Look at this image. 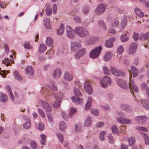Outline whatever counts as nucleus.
<instances>
[{
  "instance_id": "36",
  "label": "nucleus",
  "mask_w": 149,
  "mask_h": 149,
  "mask_svg": "<svg viewBox=\"0 0 149 149\" xmlns=\"http://www.w3.org/2000/svg\"><path fill=\"white\" fill-rule=\"evenodd\" d=\"M129 144L130 146L134 145L135 141V139L134 137L131 136L128 139Z\"/></svg>"
},
{
  "instance_id": "63",
  "label": "nucleus",
  "mask_w": 149,
  "mask_h": 149,
  "mask_svg": "<svg viewBox=\"0 0 149 149\" xmlns=\"http://www.w3.org/2000/svg\"><path fill=\"white\" fill-rule=\"evenodd\" d=\"M38 111L40 115L42 117L44 118L45 117V114L42 110L40 109H39Z\"/></svg>"
},
{
  "instance_id": "27",
  "label": "nucleus",
  "mask_w": 149,
  "mask_h": 149,
  "mask_svg": "<svg viewBox=\"0 0 149 149\" xmlns=\"http://www.w3.org/2000/svg\"><path fill=\"white\" fill-rule=\"evenodd\" d=\"M113 54L111 52H109L106 53L104 56V59L105 61H109L111 58Z\"/></svg>"
},
{
  "instance_id": "40",
  "label": "nucleus",
  "mask_w": 149,
  "mask_h": 149,
  "mask_svg": "<svg viewBox=\"0 0 149 149\" xmlns=\"http://www.w3.org/2000/svg\"><path fill=\"white\" fill-rule=\"evenodd\" d=\"M48 86L54 91H56L57 90V87L54 84V83L53 82L50 83Z\"/></svg>"
},
{
  "instance_id": "33",
  "label": "nucleus",
  "mask_w": 149,
  "mask_h": 149,
  "mask_svg": "<svg viewBox=\"0 0 149 149\" xmlns=\"http://www.w3.org/2000/svg\"><path fill=\"white\" fill-rule=\"evenodd\" d=\"M142 135L145 141V143L146 145L149 144V138L147 134L141 132Z\"/></svg>"
},
{
  "instance_id": "32",
  "label": "nucleus",
  "mask_w": 149,
  "mask_h": 149,
  "mask_svg": "<svg viewBox=\"0 0 149 149\" xmlns=\"http://www.w3.org/2000/svg\"><path fill=\"white\" fill-rule=\"evenodd\" d=\"M61 74V71L60 69H57L55 70L54 73V76L55 78L58 77Z\"/></svg>"
},
{
  "instance_id": "43",
  "label": "nucleus",
  "mask_w": 149,
  "mask_h": 149,
  "mask_svg": "<svg viewBox=\"0 0 149 149\" xmlns=\"http://www.w3.org/2000/svg\"><path fill=\"white\" fill-rule=\"evenodd\" d=\"M125 35H123L121 36V40L122 42H125L129 39L128 37L126 36V33H125Z\"/></svg>"
},
{
  "instance_id": "64",
  "label": "nucleus",
  "mask_w": 149,
  "mask_h": 149,
  "mask_svg": "<svg viewBox=\"0 0 149 149\" xmlns=\"http://www.w3.org/2000/svg\"><path fill=\"white\" fill-rule=\"evenodd\" d=\"M128 146L125 143L121 144L120 149H128Z\"/></svg>"
},
{
  "instance_id": "17",
  "label": "nucleus",
  "mask_w": 149,
  "mask_h": 149,
  "mask_svg": "<svg viewBox=\"0 0 149 149\" xmlns=\"http://www.w3.org/2000/svg\"><path fill=\"white\" fill-rule=\"evenodd\" d=\"M117 121L120 123L128 124L131 123L132 121L129 119H125L120 117L117 118Z\"/></svg>"
},
{
  "instance_id": "12",
  "label": "nucleus",
  "mask_w": 149,
  "mask_h": 149,
  "mask_svg": "<svg viewBox=\"0 0 149 149\" xmlns=\"http://www.w3.org/2000/svg\"><path fill=\"white\" fill-rule=\"evenodd\" d=\"M84 86L85 90L88 93L91 94L92 93V87L88 81L85 83Z\"/></svg>"
},
{
  "instance_id": "2",
  "label": "nucleus",
  "mask_w": 149,
  "mask_h": 149,
  "mask_svg": "<svg viewBox=\"0 0 149 149\" xmlns=\"http://www.w3.org/2000/svg\"><path fill=\"white\" fill-rule=\"evenodd\" d=\"M130 81L129 82V86L130 89V92L132 93V95L134 96V92L136 93H138L139 91V88L138 86L135 84L134 81L133 79H131L132 77L131 74H130Z\"/></svg>"
},
{
  "instance_id": "44",
  "label": "nucleus",
  "mask_w": 149,
  "mask_h": 149,
  "mask_svg": "<svg viewBox=\"0 0 149 149\" xmlns=\"http://www.w3.org/2000/svg\"><path fill=\"white\" fill-rule=\"evenodd\" d=\"M66 125L64 122L63 121L61 122L59 124V129L61 130H64L66 128Z\"/></svg>"
},
{
  "instance_id": "55",
  "label": "nucleus",
  "mask_w": 149,
  "mask_h": 149,
  "mask_svg": "<svg viewBox=\"0 0 149 149\" xmlns=\"http://www.w3.org/2000/svg\"><path fill=\"white\" fill-rule=\"evenodd\" d=\"M89 8L87 7H84L82 10V12L84 14H87L89 11Z\"/></svg>"
},
{
  "instance_id": "9",
  "label": "nucleus",
  "mask_w": 149,
  "mask_h": 149,
  "mask_svg": "<svg viewBox=\"0 0 149 149\" xmlns=\"http://www.w3.org/2000/svg\"><path fill=\"white\" fill-rule=\"evenodd\" d=\"M111 70L112 73L115 76H125V74L124 73L117 70L115 67H111Z\"/></svg>"
},
{
  "instance_id": "42",
  "label": "nucleus",
  "mask_w": 149,
  "mask_h": 149,
  "mask_svg": "<svg viewBox=\"0 0 149 149\" xmlns=\"http://www.w3.org/2000/svg\"><path fill=\"white\" fill-rule=\"evenodd\" d=\"M124 50L123 47L122 45H120L118 47L117 49V53L118 54H121L122 53Z\"/></svg>"
},
{
  "instance_id": "21",
  "label": "nucleus",
  "mask_w": 149,
  "mask_h": 149,
  "mask_svg": "<svg viewBox=\"0 0 149 149\" xmlns=\"http://www.w3.org/2000/svg\"><path fill=\"white\" fill-rule=\"evenodd\" d=\"M142 37L145 40H147L148 42L146 45L145 44V46L146 48L149 47V31L143 34L142 35Z\"/></svg>"
},
{
  "instance_id": "8",
  "label": "nucleus",
  "mask_w": 149,
  "mask_h": 149,
  "mask_svg": "<svg viewBox=\"0 0 149 149\" xmlns=\"http://www.w3.org/2000/svg\"><path fill=\"white\" fill-rule=\"evenodd\" d=\"M106 8V6L103 4L98 5L96 9V14L100 15L102 14L105 10Z\"/></svg>"
},
{
  "instance_id": "15",
  "label": "nucleus",
  "mask_w": 149,
  "mask_h": 149,
  "mask_svg": "<svg viewBox=\"0 0 149 149\" xmlns=\"http://www.w3.org/2000/svg\"><path fill=\"white\" fill-rule=\"evenodd\" d=\"M145 91L146 95L149 98V88H146ZM141 102L145 108L149 110V99L148 102L147 104L146 103L145 101L144 100H141Z\"/></svg>"
},
{
  "instance_id": "54",
  "label": "nucleus",
  "mask_w": 149,
  "mask_h": 149,
  "mask_svg": "<svg viewBox=\"0 0 149 149\" xmlns=\"http://www.w3.org/2000/svg\"><path fill=\"white\" fill-rule=\"evenodd\" d=\"M74 95L76 96H80L81 95V93L79 90L77 88L74 89Z\"/></svg>"
},
{
  "instance_id": "51",
  "label": "nucleus",
  "mask_w": 149,
  "mask_h": 149,
  "mask_svg": "<svg viewBox=\"0 0 149 149\" xmlns=\"http://www.w3.org/2000/svg\"><path fill=\"white\" fill-rule=\"evenodd\" d=\"M91 112L95 116H97L99 115V111L95 109H92L91 111Z\"/></svg>"
},
{
  "instance_id": "29",
  "label": "nucleus",
  "mask_w": 149,
  "mask_h": 149,
  "mask_svg": "<svg viewBox=\"0 0 149 149\" xmlns=\"http://www.w3.org/2000/svg\"><path fill=\"white\" fill-rule=\"evenodd\" d=\"M46 44L48 46L51 47L53 44V40L49 37H47L46 40Z\"/></svg>"
},
{
  "instance_id": "22",
  "label": "nucleus",
  "mask_w": 149,
  "mask_h": 149,
  "mask_svg": "<svg viewBox=\"0 0 149 149\" xmlns=\"http://www.w3.org/2000/svg\"><path fill=\"white\" fill-rule=\"evenodd\" d=\"M72 99L73 102L76 104H81L83 101L82 98L77 97H72Z\"/></svg>"
},
{
  "instance_id": "60",
  "label": "nucleus",
  "mask_w": 149,
  "mask_h": 149,
  "mask_svg": "<svg viewBox=\"0 0 149 149\" xmlns=\"http://www.w3.org/2000/svg\"><path fill=\"white\" fill-rule=\"evenodd\" d=\"M31 146L33 149L36 148L37 147L36 143L33 141H32L31 143Z\"/></svg>"
},
{
  "instance_id": "5",
  "label": "nucleus",
  "mask_w": 149,
  "mask_h": 149,
  "mask_svg": "<svg viewBox=\"0 0 149 149\" xmlns=\"http://www.w3.org/2000/svg\"><path fill=\"white\" fill-rule=\"evenodd\" d=\"M102 49L101 46H99L95 49L91 50L89 56L92 58H96L99 56Z\"/></svg>"
},
{
  "instance_id": "58",
  "label": "nucleus",
  "mask_w": 149,
  "mask_h": 149,
  "mask_svg": "<svg viewBox=\"0 0 149 149\" xmlns=\"http://www.w3.org/2000/svg\"><path fill=\"white\" fill-rule=\"evenodd\" d=\"M57 136L59 139L60 141L62 142L63 141V135L62 134L60 133H57Z\"/></svg>"
},
{
  "instance_id": "30",
  "label": "nucleus",
  "mask_w": 149,
  "mask_h": 149,
  "mask_svg": "<svg viewBox=\"0 0 149 149\" xmlns=\"http://www.w3.org/2000/svg\"><path fill=\"white\" fill-rule=\"evenodd\" d=\"M64 27L63 24H61L58 30H57V33L58 35H62L64 31Z\"/></svg>"
},
{
  "instance_id": "35",
  "label": "nucleus",
  "mask_w": 149,
  "mask_h": 149,
  "mask_svg": "<svg viewBox=\"0 0 149 149\" xmlns=\"http://www.w3.org/2000/svg\"><path fill=\"white\" fill-rule=\"evenodd\" d=\"M91 118L90 117H87L85 121L84 125L86 127L90 126L91 125Z\"/></svg>"
},
{
  "instance_id": "53",
  "label": "nucleus",
  "mask_w": 149,
  "mask_h": 149,
  "mask_svg": "<svg viewBox=\"0 0 149 149\" xmlns=\"http://www.w3.org/2000/svg\"><path fill=\"white\" fill-rule=\"evenodd\" d=\"M122 109L125 110L127 111H129V109L130 108L127 105L124 104L121 107Z\"/></svg>"
},
{
  "instance_id": "16",
  "label": "nucleus",
  "mask_w": 149,
  "mask_h": 149,
  "mask_svg": "<svg viewBox=\"0 0 149 149\" xmlns=\"http://www.w3.org/2000/svg\"><path fill=\"white\" fill-rule=\"evenodd\" d=\"M42 106L47 112L50 111L51 110V107L45 101H42L41 102Z\"/></svg>"
},
{
  "instance_id": "13",
  "label": "nucleus",
  "mask_w": 149,
  "mask_h": 149,
  "mask_svg": "<svg viewBox=\"0 0 149 149\" xmlns=\"http://www.w3.org/2000/svg\"><path fill=\"white\" fill-rule=\"evenodd\" d=\"M116 40V38L114 37H111L107 40L105 44V46L107 48H111L113 46V41Z\"/></svg>"
},
{
  "instance_id": "38",
  "label": "nucleus",
  "mask_w": 149,
  "mask_h": 149,
  "mask_svg": "<svg viewBox=\"0 0 149 149\" xmlns=\"http://www.w3.org/2000/svg\"><path fill=\"white\" fill-rule=\"evenodd\" d=\"M111 128L113 133L115 134H118V128L116 126L113 125L111 126Z\"/></svg>"
},
{
  "instance_id": "41",
  "label": "nucleus",
  "mask_w": 149,
  "mask_h": 149,
  "mask_svg": "<svg viewBox=\"0 0 149 149\" xmlns=\"http://www.w3.org/2000/svg\"><path fill=\"white\" fill-rule=\"evenodd\" d=\"M119 24L118 20L117 19H114L111 23V25L113 27H115L117 26Z\"/></svg>"
},
{
  "instance_id": "7",
  "label": "nucleus",
  "mask_w": 149,
  "mask_h": 149,
  "mask_svg": "<svg viewBox=\"0 0 149 149\" xmlns=\"http://www.w3.org/2000/svg\"><path fill=\"white\" fill-rule=\"evenodd\" d=\"M76 110L75 109L71 108L69 112V117H71L73 114L76 113ZM61 115L64 119L66 120H68L69 116L66 114L65 111H62L61 112Z\"/></svg>"
},
{
  "instance_id": "11",
  "label": "nucleus",
  "mask_w": 149,
  "mask_h": 149,
  "mask_svg": "<svg viewBox=\"0 0 149 149\" xmlns=\"http://www.w3.org/2000/svg\"><path fill=\"white\" fill-rule=\"evenodd\" d=\"M148 119L147 117L144 116H138L135 118V120L139 123L142 124L148 120Z\"/></svg>"
},
{
  "instance_id": "37",
  "label": "nucleus",
  "mask_w": 149,
  "mask_h": 149,
  "mask_svg": "<svg viewBox=\"0 0 149 149\" xmlns=\"http://www.w3.org/2000/svg\"><path fill=\"white\" fill-rule=\"evenodd\" d=\"M40 137L42 139L40 143L42 145H45L46 140V136L44 134H42L41 135Z\"/></svg>"
},
{
  "instance_id": "24",
  "label": "nucleus",
  "mask_w": 149,
  "mask_h": 149,
  "mask_svg": "<svg viewBox=\"0 0 149 149\" xmlns=\"http://www.w3.org/2000/svg\"><path fill=\"white\" fill-rule=\"evenodd\" d=\"M92 100V99L91 97H88L87 103L85 106V110H88L91 107Z\"/></svg>"
},
{
  "instance_id": "59",
  "label": "nucleus",
  "mask_w": 149,
  "mask_h": 149,
  "mask_svg": "<svg viewBox=\"0 0 149 149\" xmlns=\"http://www.w3.org/2000/svg\"><path fill=\"white\" fill-rule=\"evenodd\" d=\"M137 130H140L141 131H143L145 132H147L148 131V130L145 127H138L137 128Z\"/></svg>"
},
{
  "instance_id": "1",
  "label": "nucleus",
  "mask_w": 149,
  "mask_h": 149,
  "mask_svg": "<svg viewBox=\"0 0 149 149\" xmlns=\"http://www.w3.org/2000/svg\"><path fill=\"white\" fill-rule=\"evenodd\" d=\"M82 46L81 44L79 42H73L71 43V50L72 52H76L75 56L77 58H79L86 52V49L82 48Z\"/></svg>"
},
{
  "instance_id": "50",
  "label": "nucleus",
  "mask_w": 149,
  "mask_h": 149,
  "mask_svg": "<svg viewBox=\"0 0 149 149\" xmlns=\"http://www.w3.org/2000/svg\"><path fill=\"white\" fill-rule=\"evenodd\" d=\"M106 132L105 131L102 132L100 134V138L101 140L103 141L104 139V135L106 134Z\"/></svg>"
},
{
  "instance_id": "31",
  "label": "nucleus",
  "mask_w": 149,
  "mask_h": 149,
  "mask_svg": "<svg viewBox=\"0 0 149 149\" xmlns=\"http://www.w3.org/2000/svg\"><path fill=\"white\" fill-rule=\"evenodd\" d=\"M64 78L65 79L68 81H71L72 79V77L71 75L65 72L64 73Z\"/></svg>"
},
{
  "instance_id": "46",
  "label": "nucleus",
  "mask_w": 149,
  "mask_h": 149,
  "mask_svg": "<svg viewBox=\"0 0 149 149\" xmlns=\"http://www.w3.org/2000/svg\"><path fill=\"white\" fill-rule=\"evenodd\" d=\"M24 46L25 48L27 49L31 50L33 49L32 47L30 45V44L28 42H24Z\"/></svg>"
},
{
  "instance_id": "10",
  "label": "nucleus",
  "mask_w": 149,
  "mask_h": 149,
  "mask_svg": "<svg viewBox=\"0 0 149 149\" xmlns=\"http://www.w3.org/2000/svg\"><path fill=\"white\" fill-rule=\"evenodd\" d=\"M137 45L136 43L133 42L132 43L130 46V48L128 53L130 55L134 54L136 51L137 48Z\"/></svg>"
},
{
  "instance_id": "48",
  "label": "nucleus",
  "mask_w": 149,
  "mask_h": 149,
  "mask_svg": "<svg viewBox=\"0 0 149 149\" xmlns=\"http://www.w3.org/2000/svg\"><path fill=\"white\" fill-rule=\"evenodd\" d=\"M54 53V51L52 49H50L49 50H48L46 52V54L47 55H50L49 57V58L51 57L52 55Z\"/></svg>"
},
{
  "instance_id": "62",
  "label": "nucleus",
  "mask_w": 149,
  "mask_h": 149,
  "mask_svg": "<svg viewBox=\"0 0 149 149\" xmlns=\"http://www.w3.org/2000/svg\"><path fill=\"white\" fill-rule=\"evenodd\" d=\"M133 37L135 41H136L139 38V34L136 33H134L133 36Z\"/></svg>"
},
{
  "instance_id": "49",
  "label": "nucleus",
  "mask_w": 149,
  "mask_h": 149,
  "mask_svg": "<svg viewBox=\"0 0 149 149\" xmlns=\"http://www.w3.org/2000/svg\"><path fill=\"white\" fill-rule=\"evenodd\" d=\"M67 34L68 36L70 38H72L75 36V35L73 31L67 33Z\"/></svg>"
},
{
  "instance_id": "28",
  "label": "nucleus",
  "mask_w": 149,
  "mask_h": 149,
  "mask_svg": "<svg viewBox=\"0 0 149 149\" xmlns=\"http://www.w3.org/2000/svg\"><path fill=\"white\" fill-rule=\"evenodd\" d=\"M131 70L134 77H135L138 75L139 72L135 66H132Z\"/></svg>"
},
{
  "instance_id": "34",
  "label": "nucleus",
  "mask_w": 149,
  "mask_h": 149,
  "mask_svg": "<svg viewBox=\"0 0 149 149\" xmlns=\"http://www.w3.org/2000/svg\"><path fill=\"white\" fill-rule=\"evenodd\" d=\"M47 49L45 45L43 44H41L39 47V52L40 53H42L45 51Z\"/></svg>"
},
{
  "instance_id": "6",
  "label": "nucleus",
  "mask_w": 149,
  "mask_h": 149,
  "mask_svg": "<svg viewBox=\"0 0 149 149\" xmlns=\"http://www.w3.org/2000/svg\"><path fill=\"white\" fill-rule=\"evenodd\" d=\"M100 83L102 87L106 88L111 83V81L110 78L106 76L101 80Z\"/></svg>"
},
{
  "instance_id": "18",
  "label": "nucleus",
  "mask_w": 149,
  "mask_h": 149,
  "mask_svg": "<svg viewBox=\"0 0 149 149\" xmlns=\"http://www.w3.org/2000/svg\"><path fill=\"white\" fill-rule=\"evenodd\" d=\"M44 25L45 29L47 30L50 29H52L51 22L49 19H46L44 21Z\"/></svg>"
},
{
  "instance_id": "23",
  "label": "nucleus",
  "mask_w": 149,
  "mask_h": 149,
  "mask_svg": "<svg viewBox=\"0 0 149 149\" xmlns=\"http://www.w3.org/2000/svg\"><path fill=\"white\" fill-rule=\"evenodd\" d=\"M25 71L26 73L29 75L32 76L33 74V70L31 66H28L25 69Z\"/></svg>"
},
{
  "instance_id": "3",
  "label": "nucleus",
  "mask_w": 149,
  "mask_h": 149,
  "mask_svg": "<svg viewBox=\"0 0 149 149\" xmlns=\"http://www.w3.org/2000/svg\"><path fill=\"white\" fill-rule=\"evenodd\" d=\"M74 31L78 36L80 37L86 36L89 34L87 30L82 27H77L75 28Z\"/></svg>"
},
{
  "instance_id": "56",
  "label": "nucleus",
  "mask_w": 149,
  "mask_h": 149,
  "mask_svg": "<svg viewBox=\"0 0 149 149\" xmlns=\"http://www.w3.org/2000/svg\"><path fill=\"white\" fill-rule=\"evenodd\" d=\"M46 14L47 15H50L52 12V10L51 8L49 7H47L46 9Z\"/></svg>"
},
{
  "instance_id": "19",
  "label": "nucleus",
  "mask_w": 149,
  "mask_h": 149,
  "mask_svg": "<svg viewBox=\"0 0 149 149\" xmlns=\"http://www.w3.org/2000/svg\"><path fill=\"white\" fill-rule=\"evenodd\" d=\"M24 119V120H26L27 122H25V123L24 124V127L26 129H27L29 128L31 125V121L28 118H27L26 116H24L23 117Z\"/></svg>"
},
{
  "instance_id": "39",
  "label": "nucleus",
  "mask_w": 149,
  "mask_h": 149,
  "mask_svg": "<svg viewBox=\"0 0 149 149\" xmlns=\"http://www.w3.org/2000/svg\"><path fill=\"white\" fill-rule=\"evenodd\" d=\"M14 76L15 77L16 79L18 80H20L22 79V77L19 74L18 71H15L13 73Z\"/></svg>"
},
{
  "instance_id": "26",
  "label": "nucleus",
  "mask_w": 149,
  "mask_h": 149,
  "mask_svg": "<svg viewBox=\"0 0 149 149\" xmlns=\"http://www.w3.org/2000/svg\"><path fill=\"white\" fill-rule=\"evenodd\" d=\"M8 100V97L6 94L1 93L0 96V100L3 102H5Z\"/></svg>"
},
{
  "instance_id": "57",
  "label": "nucleus",
  "mask_w": 149,
  "mask_h": 149,
  "mask_svg": "<svg viewBox=\"0 0 149 149\" xmlns=\"http://www.w3.org/2000/svg\"><path fill=\"white\" fill-rule=\"evenodd\" d=\"M103 72L106 74H108L109 73V70L105 66H104L103 67Z\"/></svg>"
},
{
  "instance_id": "4",
  "label": "nucleus",
  "mask_w": 149,
  "mask_h": 149,
  "mask_svg": "<svg viewBox=\"0 0 149 149\" xmlns=\"http://www.w3.org/2000/svg\"><path fill=\"white\" fill-rule=\"evenodd\" d=\"M54 96L57 102H54L52 105L54 108H57L60 106V103L61 102V100L63 97V94L62 93L58 92L54 94Z\"/></svg>"
},
{
  "instance_id": "47",
  "label": "nucleus",
  "mask_w": 149,
  "mask_h": 149,
  "mask_svg": "<svg viewBox=\"0 0 149 149\" xmlns=\"http://www.w3.org/2000/svg\"><path fill=\"white\" fill-rule=\"evenodd\" d=\"M98 23L99 25L101 26H102V28L103 29L105 30L106 29V25L103 22V21L102 20H100L99 21Z\"/></svg>"
},
{
  "instance_id": "14",
  "label": "nucleus",
  "mask_w": 149,
  "mask_h": 149,
  "mask_svg": "<svg viewBox=\"0 0 149 149\" xmlns=\"http://www.w3.org/2000/svg\"><path fill=\"white\" fill-rule=\"evenodd\" d=\"M117 83L120 87L125 89H128L129 88L127 83L121 79H118Z\"/></svg>"
},
{
  "instance_id": "25",
  "label": "nucleus",
  "mask_w": 149,
  "mask_h": 149,
  "mask_svg": "<svg viewBox=\"0 0 149 149\" xmlns=\"http://www.w3.org/2000/svg\"><path fill=\"white\" fill-rule=\"evenodd\" d=\"M134 11L136 14L139 17H142L144 16V13L142 12L139 8H135L134 9Z\"/></svg>"
},
{
  "instance_id": "52",
  "label": "nucleus",
  "mask_w": 149,
  "mask_h": 149,
  "mask_svg": "<svg viewBox=\"0 0 149 149\" xmlns=\"http://www.w3.org/2000/svg\"><path fill=\"white\" fill-rule=\"evenodd\" d=\"M2 63L7 66H9L10 65V62L8 58H4V60L2 61Z\"/></svg>"
},
{
  "instance_id": "20",
  "label": "nucleus",
  "mask_w": 149,
  "mask_h": 149,
  "mask_svg": "<svg viewBox=\"0 0 149 149\" xmlns=\"http://www.w3.org/2000/svg\"><path fill=\"white\" fill-rule=\"evenodd\" d=\"M6 89L8 92L10 98L13 101L14 100V97L11 91L10 87L8 85H7L6 86Z\"/></svg>"
},
{
  "instance_id": "45",
  "label": "nucleus",
  "mask_w": 149,
  "mask_h": 149,
  "mask_svg": "<svg viewBox=\"0 0 149 149\" xmlns=\"http://www.w3.org/2000/svg\"><path fill=\"white\" fill-rule=\"evenodd\" d=\"M107 137L109 141V143L113 144L114 143V140L113 139V136L111 134L107 135Z\"/></svg>"
},
{
  "instance_id": "61",
  "label": "nucleus",
  "mask_w": 149,
  "mask_h": 149,
  "mask_svg": "<svg viewBox=\"0 0 149 149\" xmlns=\"http://www.w3.org/2000/svg\"><path fill=\"white\" fill-rule=\"evenodd\" d=\"M127 19H125L123 20L121 22V27L122 28H123L126 25V22H127Z\"/></svg>"
}]
</instances>
